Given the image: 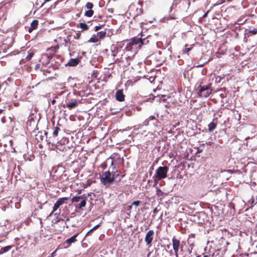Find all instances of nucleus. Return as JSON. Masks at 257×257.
Instances as JSON below:
<instances>
[{"instance_id":"1","label":"nucleus","mask_w":257,"mask_h":257,"mask_svg":"<svg viewBox=\"0 0 257 257\" xmlns=\"http://www.w3.org/2000/svg\"><path fill=\"white\" fill-rule=\"evenodd\" d=\"M195 91L199 97H208L212 93V84L208 83L205 84L204 80H202L198 85H196Z\"/></svg>"},{"instance_id":"2","label":"nucleus","mask_w":257,"mask_h":257,"mask_svg":"<svg viewBox=\"0 0 257 257\" xmlns=\"http://www.w3.org/2000/svg\"><path fill=\"white\" fill-rule=\"evenodd\" d=\"M169 170V167L167 166L159 167L156 170L154 177H156L158 180H160L167 177V173Z\"/></svg>"},{"instance_id":"3","label":"nucleus","mask_w":257,"mask_h":257,"mask_svg":"<svg viewBox=\"0 0 257 257\" xmlns=\"http://www.w3.org/2000/svg\"><path fill=\"white\" fill-rule=\"evenodd\" d=\"M100 181L105 185L112 183L113 180L110 172L109 171L104 172L100 177Z\"/></svg>"},{"instance_id":"4","label":"nucleus","mask_w":257,"mask_h":257,"mask_svg":"<svg viewBox=\"0 0 257 257\" xmlns=\"http://www.w3.org/2000/svg\"><path fill=\"white\" fill-rule=\"evenodd\" d=\"M172 246L176 257H178L179 248L182 250L183 246L180 244V241L175 236L172 238Z\"/></svg>"},{"instance_id":"5","label":"nucleus","mask_w":257,"mask_h":257,"mask_svg":"<svg viewBox=\"0 0 257 257\" xmlns=\"http://www.w3.org/2000/svg\"><path fill=\"white\" fill-rule=\"evenodd\" d=\"M68 197H62L59 198L55 203L53 207V211L51 212L50 215L54 213V212H55L60 207V206L66 203V201L68 200Z\"/></svg>"},{"instance_id":"6","label":"nucleus","mask_w":257,"mask_h":257,"mask_svg":"<svg viewBox=\"0 0 257 257\" xmlns=\"http://www.w3.org/2000/svg\"><path fill=\"white\" fill-rule=\"evenodd\" d=\"M154 231L153 230H149L146 235L145 240L146 244L149 247L152 245V242L154 238Z\"/></svg>"},{"instance_id":"7","label":"nucleus","mask_w":257,"mask_h":257,"mask_svg":"<svg viewBox=\"0 0 257 257\" xmlns=\"http://www.w3.org/2000/svg\"><path fill=\"white\" fill-rule=\"evenodd\" d=\"M78 233H76L70 238L66 239L65 242L63 244L64 248L69 247L72 243H74L77 241L76 237L78 236Z\"/></svg>"},{"instance_id":"8","label":"nucleus","mask_w":257,"mask_h":257,"mask_svg":"<svg viewBox=\"0 0 257 257\" xmlns=\"http://www.w3.org/2000/svg\"><path fill=\"white\" fill-rule=\"evenodd\" d=\"M51 60V58L47 54H43L40 59V62L42 63L43 65H48Z\"/></svg>"},{"instance_id":"9","label":"nucleus","mask_w":257,"mask_h":257,"mask_svg":"<svg viewBox=\"0 0 257 257\" xmlns=\"http://www.w3.org/2000/svg\"><path fill=\"white\" fill-rule=\"evenodd\" d=\"M143 35L141 34L140 38L134 37L131 39L132 43L135 45H138L139 48H141V41H142V37Z\"/></svg>"},{"instance_id":"10","label":"nucleus","mask_w":257,"mask_h":257,"mask_svg":"<svg viewBox=\"0 0 257 257\" xmlns=\"http://www.w3.org/2000/svg\"><path fill=\"white\" fill-rule=\"evenodd\" d=\"M124 95L122 90H118L115 93V98L118 101H123L124 100Z\"/></svg>"},{"instance_id":"11","label":"nucleus","mask_w":257,"mask_h":257,"mask_svg":"<svg viewBox=\"0 0 257 257\" xmlns=\"http://www.w3.org/2000/svg\"><path fill=\"white\" fill-rule=\"evenodd\" d=\"M218 118L217 117L214 118L212 121L208 125V131L209 132H212L216 128Z\"/></svg>"},{"instance_id":"12","label":"nucleus","mask_w":257,"mask_h":257,"mask_svg":"<svg viewBox=\"0 0 257 257\" xmlns=\"http://www.w3.org/2000/svg\"><path fill=\"white\" fill-rule=\"evenodd\" d=\"M80 62V59L78 58H72L68 62L67 65L69 66H75Z\"/></svg>"},{"instance_id":"13","label":"nucleus","mask_w":257,"mask_h":257,"mask_svg":"<svg viewBox=\"0 0 257 257\" xmlns=\"http://www.w3.org/2000/svg\"><path fill=\"white\" fill-rule=\"evenodd\" d=\"M38 20H33L31 24L30 27L29 28L28 32L29 33H31L34 30L36 29L38 27Z\"/></svg>"},{"instance_id":"14","label":"nucleus","mask_w":257,"mask_h":257,"mask_svg":"<svg viewBox=\"0 0 257 257\" xmlns=\"http://www.w3.org/2000/svg\"><path fill=\"white\" fill-rule=\"evenodd\" d=\"M78 101L76 99H74L72 102H69L67 103L66 106L69 109H71L74 108L75 107H76L78 105Z\"/></svg>"},{"instance_id":"15","label":"nucleus","mask_w":257,"mask_h":257,"mask_svg":"<svg viewBox=\"0 0 257 257\" xmlns=\"http://www.w3.org/2000/svg\"><path fill=\"white\" fill-rule=\"evenodd\" d=\"M106 35V31H102L96 33V36L98 37L99 41L101 39H103Z\"/></svg>"},{"instance_id":"16","label":"nucleus","mask_w":257,"mask_h":257,"mask_svg":"<svg viewBox=\"0 0 257 257\" xmlns=\"http://www.w3.org/2000/svg\"><path fill=\"white\" fill-rule=\"evenodd\" d=\"M78 27L82 29L81 32L83 31H87L89 29V26L85 23H80L77 25Z\"/></svg>"},{"instance_id":"17","label":"nucleus","mask_w":257,"mask_h":257,"mask_svg":"<svg viewBox=\"0 0 257 257\" xmlns=\"http://www.w3.org/2000/svg\"><path fill=\"white\" fill-rule=\"evenodd\" d=\"M13 245H8L5 247H2L0 249V254H3L9 251L12 247H13Z\"/></svg>"},{"instance_id":"18","label":"nucleus","mask_w":257,"mask_h":257,"mask_svg":"<svg viewBox=\"0 0 257 257\" xmlns=\"http://www.w3.org/2000/svg\"><path fill=\"white\" fill-rule=\"evenodd\" d=\"M99 41L98 37L96 36V34H93L91 37L89 39L88 42L89 43H97Z\"/></svg>"},{"instance_id":"19","label":"nucleus","mask_w":257,"mask_h":257,"mask_svg":"<svg viewBox=\"0 0 257 257\" xmlns=\"http://www.w3.org/2000/svg\"><path fill=\"white\" fill-rule=\"evenodd\" d=\"M36 140L38 142L42 141L44 138V136L43 135L42 132H38L35 136Z\"/></svg>"},{"instance_id":"20","label":"nucleus","mask_w":257,"mask_h":257,"mask_svg":"<svg viewBox=\"0 0 257 257\" xmlns=\"http://www.w3.org/2000/svg\"><path fill=\"white\" fill-rule=\"evenodd\" d=\"M35 54L34 50H30L28 51V54L26 57V61H28L31 60L32 58Z\"/></svg>"},{"instance_id":"21","label":"nucleus","mask_w":257,"mask_h":257,"mask_svg":"<svg viewBox=\"0 0 257 257\" xmlns=\"http://www.w3.org/2000/svg\"><path fill=\"white\" fill-rule=\"evenodd\" d=\"M134 46V45L132 43V41L130 40V42L126 45L125 49L127 51H131L133 49Z\"/></svg>"},{"instance_id":"22","label":"nucleus","mask_w":257,"mask_h":257,"mask_svg":"<svg viewBox=\"0 0 257 257\" xmlns=\"http://www.w3.org/2000/svg\"><path fill=\"white\" fill-rule=\"evenodd\" d=\"M94 14V11L92 10H88L84 13L85 16L87 17H91Z\"/></svg>"},{"instance_id":"23","label":"nucleus","mask_w":257,"mask_h":257,"mask_svg":"<svg viewBox=\"0 0 257 257\" xmlns=\"http://www.w3.org/2000/svg\"><path fill=\"white\" fill-rule=\"evenodd\" d=\"M60 128L58 127V126H56L54 127V131L53 132V136L54 137H56L58 136V133L60 131Z\"/></svg>"},{"instance_id":"24","label":"nucleus","mask_w":257,"mask_h":257,"mask_svg":"<svg viewBox=\"0 0 257 257\" xmlns=\"http://www.w3.org/2000/svg\"><path fill=\"white\" fill-rule=\"evenodd\" d=\"M120 172L116 170L114 171L112 174V177L113 178V180L114 181L119 176Z\"/></svg>"},{"instance_id":"25","label":"nucleus","mask_w":257,"mask_h":257,"mask_svg":"<svg viewBox=\"0 0 257 257\" xmlns=\"http://www.w3.org/2000/svg\"><path fill=\"white\" fill-rule=\"evenodd\" d=\"M86 200H82L80 202V203L79 204V205L77 206V207L79 209H82V208L86 206Z\"/></svg>"},{"instance_id":"26","label":"nucleus","mask_w":257,"mask_h":257,"mask_svg":"<svg viewBox=\"0 0 257 257\" xmlns=\"http://www.w3.org/2000/svg\"><path fill=\"white\" fill-rule=\"evenodd\" d=\"M149 43V41L147 39V37H142V41H141V47L144 45H147Z\"/></svg>"},{"instance_id":"27","label":"nucleus","mask_w":257,"mask_h":257,"mask_svg":"<svg viewBox=\"0 0 257 257\" xmlns=\"http://www.w3.org/2000/svg\"><path fill=\"white\" fill-rule=\"evenodd\" d=\"M93 7V4L92 3L88 2L85 5V8L88 10H92Z\"/></svg>"},{"instance_id":"28","label":"nucleus","mask_w":257,"mask_h":257,"mask_svg":"<svg viewBox=\"0 0 257 257\" xmlns=\"http://www.w3.org/2000/svg\"><path fill=\"white\" fill-rule=\"evenodd\" d=\"M214 255V253H212V254H208V253H202V254L199 255L197 256L196 257H213Z\"/></svg>"},{"instance_id":"29","label":"nucleus","mask_w":257,"mask_h":257,"mask_svg":"<svg viewBox=\"0 0 257 257\" xmlns=\"http://www.w3.org/2000/svg\"><path fill=\"white\" fill-rule=\"evenodd\" d=\"M80 200V197L79 196H74L71 199V201L72 203L73 202H77L79 201Z\"/></svg>"},{"instance_id":"30","label":"nucleus","mask_w":257,"mask_h":257,"mask_svg":"<svg viewBox=\"0 0 257 257\" xmlns=\"http://www.w3.org/2000/svg\"><path fill=\"white\" fill-rule=\"evenodd\" d=\"M205 147L204 144H202L200 145V146L198 148V151L197 152L198 153H201L203 151V150Z\"/></svg>"},{"instance_id":"31","label":"nucleus","mask_w":257,"mask_h":257,"mask_svg":"<svg viewBox=\"0 0 257 257\" xmlns=\"http://www.w3.org/2000/svg\"><path fill=\"white\" fill-rule=\"evenodd\" d=\"M104 26V25H99L98 26H96L94 28V31L95 32L98 31L100 29L102 28V27Z\"/></svg>"},{"instance_id":"32","label":"nucleus","mask_w":257,"mask_h":257,"mask_svg":"<svg viewBox=\"0 0 257 257\" xmlns=\"http://www.w3.org/2000/svg\"><path fill=\"white\" fill-rule=\"evenodd\" d=\"M81 37V33L80 32H77L76 34L74 36V38L75 39H79Z\"/></svg>"},{"instance_id":"33","label":"nucleus","mask_w":257,"mask_h":257,"mask_svg":"<svg viewBox=\"0 0 257 257\" xmlns=\"http://www.w3.org/2000/svg\"><path fill=\"white\" fill-rule=\"evenodd\" d=\"M187 45H185V48L184 50V53H188L192 48V47H187Z\"/></svg>"},{"instance_id":"34","label":"nucleus","mask_w":257,"mask_h":257,"mask_svg":"<svg viewBox=\"0 0 257 257\" xmlns=\"http://www.w3.org/2000/svg\"><path fill=\"white\" fill-rule=\"evenodd\" d=\"M248 33L252 35H255L257 34V29L253 28L252 30H249Z\"/></svg>"},{"instance_id":"35","label":"nucleus","mask_w":257,"mask_h":257,"mask_svg":"<svg viewBox=\"0 0 257 257\" xmlns=\"http://www.w3.org/2000/svg\"><path fill=\"white\" fill-rule=\"evenodd\" d=\"M91 184V182H90L89 180H88L86 183H83L82 187L84 188H87L88 186H90Z\"/></svg>"},{"instance_id":"36","label":"nucleus","mask_w":257,"mask_h":257,"mask_svg":"<svg viewBox=\"0 0 257 257\" xmlns=\"http://www.w3.org/2000/svg\"><path fill=\"white\" fill-rule=\"evenodd\" d=\"M141 204V201L140 200H137L133 202L132 204L133 205H135L136 206H139Z\"/></svg>"},{"instance_id":"37","label":"nucleus","mask_w":257,"mask_h":257,"mask_svg":"<svg viewBox=\"0 0 257 257\" xmlns=\"http://www.w3.org/2000/svg\"><path fill=\"white\" fill-rule=\"evenodd\" d=\"M93 230L91 229H90L86 234L85 237L89 236V235L91 234V233L93 232Z\"/></svg>"},{"instance_id":"38","label":"nucleus","mask_w":257,"mask_h":257,"mask_svg":"<svg viewBox=\"0 0 257 257\" xmlns=\"http://www.w3.org/2000/svg\"><path fill=\"white\" fill-rule=\"evenodd\" d=\"M143 9L142 8L140 9L139 10L137 11V15H141V14H143Z\"/></svg>"},{"instance_id":"39","label":"nucleus","mask_w":257,"mask_h":257,"mask_svg":"<svg viewBox=\"0 0 257 257\" xmlns=\"http://www.w3.org/2000/svg\"><path fill=\"white\" fill-rule=\"evenodd\" d=\"M79 197H80V199H83V200H86L87 199V196H86L85 195L79 196Z\"/></svg>"},{"instance_id":"40","label":"nucleus","mask_w":257,"mask_h":257,"mask_svg":"<svg viewBox=\"0 0 257 257\" xmlns=\"http://www.w3.org/2000/svg\"><path fill=\"white\" fill-rule=\"evenodd\" d=\"M100 226V224H97L91 228L93 231L97 229Z\"/></svg>"},{"instance_id":"41","label":"nucleus","mask_w":257,"mask_h":257,"mask_svg":"<svg viewBox=\"0 0 257 257\" xmlns=\"http://www.w3.org/2000/svg\"><path fill=\"white\" fill-rule=\"evenodd\" d=\"M132 206H133V205H132V204H131V205H130L128 206L127 207V208H126L127 210V211H129L130 212H131V209L132 208Z\"/></svg>"},{"instance_id":"42","label":"nucleus","mask_w":257,"mask_h":257,"mask_svg":"<svg viewBox=\"0 0 257 257\" xmlns=\"http://www.w3.org/2000/svg\"><path fill=\"white\" fill-rule=\"evenodd\" d=\"M116 61H117L118 63L123 62V60H122V57H121L120 59H117Z\"/></svg>"},{"instance_id":"43","label":"nucleus","mask_w":257,"mask_h":257,"mask_svg":"<svg viewBox=\"0 0 257 257\" xmlns=\"http://www.w3.org/2000/svg\"><path fill=\"white\" fill-rule=\"evenodd\" d=\"M190 245L191 246V249L189 250V253H191L192 249H193V247L194 246V243H192L190 244Z\"/></svg>"},{"instance_id":"44","label":"nucleus","mask_w":257,"mask_h":257,"mask_svg":"<svg viewBox=\"0 0 257 257\" xmlns=\"http://www.w3.org/2000/svg\"><path fill=\"white\" fill-rule=\"evenodd\" d=\"M56 250H55L54 251H53L51 254V257H54L56 255Z\"/></svg>"},{"instance_id":"45","label":"nucleus","mask_w":257,"mask_h":257,"mask_svg":"<svg viewBox=\"0 0 257 257\" xmlns=\"http://www.w3.org/2000/svg\"><path fill=\"white\" fill-rule=\"evenodd\" d=\"M149 119L150 120H154V119H155V117L154 116H153V115H151V116H150L149 117Z\"/></svg>"},{"instance_id":"46","label":"nucleus","mask_w":257,"mask_h":257,"mask_svg":"<svg viewBox=\"0 0 257 257\" xmlns=\"http://www.w3.org/2000/svg\"><path fill=\"white\" fill-rule=\"evenodd\" d=\"M159 193H163L162 191L160 189H157V194H159Z\"/></svg>"},{"instance_id":"47","label":"nucleus","mask_w":257,"mask_h":257,"mask_svg":"<svg viewBox=\"0 0 257 257\" xmlns=\"http://www.w3.org/2000/svg\"><path fill=\"white\" fill-rule=\"evenodd\" d=\"M158 212V210L157 209V208H154V209L153 210V213L154 214H156Z\"/></svg>"},{"instance_id":"48","label":"nucleus","mask_w":257,"mask_h":257,"mask_svg":"<svg viewBox=\"0 0 257 257\" xmlns=\"http://www.w3.org/2000/svg\"><path fill=\"white\" fill-rule=\"evenodd\" d=\"M64 225H63L62 226H61V229H59L58 231H59L60 232H62L63 230H64Z\"/></svg>"},{"instance_id":"49","label":"nucleus","mask_w":257,"mask_h":257,"mask_svg":"<svg viewBox=\"0 0 257 257\" xmlns=\"http://www.w3.org/2000/svg\"><path fill=\"white\" fill-rule=\"evenodd\" d=\"M165 97L166 96L165 95L164 96H162L161 97V99L165 101L166 100V98H165Z\"/></svg>"},{"instance_id":"50","label":"nucleus","mask_w":257,"mask_h":257,"mask_svg":"<svg viewBox=\"0 0 257 257\" xmlns=\"http://www.w3.org/2000/svg\"><path fill=\"white\" fill-rule=\"evenodd\" d=\"M212 144H213V143H212V142H207V143H206V144H207V145H209V146H211V145H212Z\"/></svg>"},{"instance_id":"51","label":"nucleus","mask_w":257,"mask_h":257,"mask_svg":"<svg viewBox=\"0 0 257 257\" xmlns=\"http://www.w3.org/2000/svg\"><path fill=\"white\" fill-rule=\"evenodd\" d=\"M208 12H207L206 13H205L203 15V18H206L207 16V14H208Z\"/></svg>"},{"instance_id":"52","label":"nucleus","mask_w":257,"mask_h":257,"mask_svg":"<svg viewBox=\"0 0 257 257\" xmlns=\"http://www.w3.org/2000/svg\"><path fill=\"white\" fill-rule=\"evenodd\" d=\"M5 109H0V114L3 113L4 111H5Z\"/></svg>"},{"instance_id":"53","label":"nucleus","mask_w":257,"mask_h":257,"mask_svg":"<svg viewBox=\"0 0 257 257\" xmlns=\"http://www.w3.org/2000/svg\"><path fill=\"white\" fill-rule=\"evenodd\" d=\"M98 17L99 19H101L102 18V16H100V15H99Z\"/></svg>"},{"instance_id":"54","label":"nucleus","mask_w":257,"mask_h":257,"mask_svg":"<svg viewBox=\"0 0 257 257\" xmlns=\"http://www.w3.org/2000/svg\"><path fill=\"white\" fill-rule=\"evenodd\" d=\"M81 193V190H79V192H78V194H80V193Z\"/></svg>"},{"instance_id":"55","label":"nucleus","mask_w":257,"mask_h":257,"mask_svg":"<svg viewBox=\"0 0 257 257\" xmlns=\"http://www.w3.org/2000/svg\"><path fill=\"white\" fill-rule=\"evenodd\" d=\"M150 252L148 254L147 257H149L150 256Z\"/></svg>"},{"instance_id":"56","label":"nucleus","mask_w":257,"mask_h":257,"mask_svg":"<svg viewBox=\"0 0 257 257\" xmlns=\"http://www.w3.org/2000/svg\"><path fill=\"white\" fill-rule=\"evenodd\" d=\"M55 102V101L54 100H53L52 102V103H54Z\"/></svg>"},{"instance_id":"57","label":"nucleus","mask_w":257,"mask_h":257,"mask_svg":"<svg viewBox=\"0 0 257 257\" xmlns=\"http://www.w3.org/2000/svg\"><path fill=\"white\" fill-rule=\"evenodd\" d=\"M139 4H140L141 5H142V3L141 2H139Z\"/></svg>"},{"instance_id":"58","label":"nucleus","mask_w":257,"mask_h":257,"mask_svg":"<svg viewBox=\"0 0 257 257\" xmlns=\"http://www.w3.org/2000/svg\"><path fill=\"white\" fill-rule=\"evenodd\" d=\"M113 57H115V55L114 54H113Z\"/></svg>"},{"instance_id":"59","label":"nucleus","mask_w":257,"mask_h":257,"mask_svg":"<svg viewBox=\"0 0 257 257\" xmlns=\"http://www.w3.org/2000/svg\"><path fill=\"white\" fill-rule=\"evenodd\" d=\"M253 203V200H252V202H251V204H252Z\"/></svg>"},{"instance_id":"60","label":"nucleus","mask_w":257,"mask_h":257,"mask_svg":"<svg viewBox=\"0 0 257 257\" xmlns=\"http://www.w3.org/2000/svg\"><path fill=\"white\" fill-rule=\"evenodd\" d=\"M152 217H153V218H154V217H155V215H152Z\"/></svg>"},{"instance_id":"61","label":"nucleus","mask_w":257,"mask_h":257,"mask_svg":"<svg viewBox=\"0 0 257 257\" xmlns=\"http://www.w3.org/2000/svg\"><path fill=\"white\" fill-rule=\"evenodd\" d=\"M49 257H51V256H49Z\"/></svg>"}]
</instances>
